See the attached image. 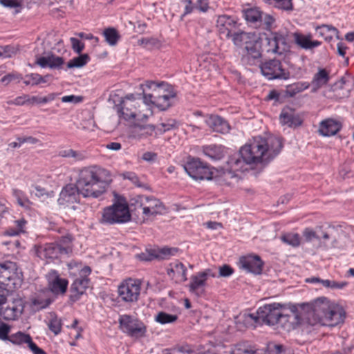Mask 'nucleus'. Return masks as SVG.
<instances>
[{
	"instance_id": "nucleus-1",
	"label": "nucleus",
	"mask_w": 354,
	"mask_h": 354,
	"mask_svg": "<svg viewBox=\"0 0 354 354\" xmlns=\"http://www.w3.org/2000/svg\"><path fill=\"white\" fill-rule=\"evenodd\" d=\"M141 94H129L124 97L113 95L109 102L113 104L115 111H131L139 107L140 101L151 109L166 111L175 102L176 91L171 84L165 82L145 81L140 84Z\"/></svg>"
},
{
	"instance_id": "nucleus-2",
	"label": "nucleus",
	"mask_w": 354,
	"mask_h": 354,
	"mask_svg": "<svg viewBox=\"0 0 354 354\" xmlns=\"http://www.w3.org/2000/svg\"><path fill=\"white\" fill-rule=\"evenodd\" d=\"M283 147L280 137L272 135L254 136L240 149L238 153L229 158L227 173L233 177L234 172L247 170L248 165H266L279 155Z\"/></svg>"
},
{
	"instance_id": "nucleus-3",
	"label": "nucleus",
	"mask_w": 354,
	"mask_h": 354,
	"mask_svg": "<svg viewBox=\"0 0 354 354\" xmlns=\"http://www.w3.org/2000/svg\"><path fill=\"white\" fill-rule=\"evenodd\" d=\"M111 181L109 171L95 165L82 169L76 183L84 198H97L106 192Z\"/></svg>"
},
{
	"instance_id": "nucleus-4",
	"label": "nucleus",
	"mask_w": 354,
	"mask_h": 354,
	"mask_svg": "<svg viewBox=\"0 0 354 354\" xmlns=\"http://www.w3.org/2000/svg\"><path fill=\"white\" fill-rule=\"evenodd\" d=\"M309 315L310 324H319L322 326H335L344 320L343 310L338 306L331 302L328 298L322 297L312 303V312Z\"/></svg>"
},
{
	"instance_id": "nucleus-5",
	"label": "nucleus",
	"mask_w": 354,
	"mask_h": 354,
	"mask_svg": "<svg viewBox=\"0 0 354 354\" xmlns=\"http://www.w3.org/2000/svg\"><path fill=\"white\" fill-rule=\"evenodd\" d=\"M261 24L264 29L270 31V34L266 38L268 48L267 51L272 53L283 55L290 49L289 33L286 30H279L272 32L277 28L276 18L270 14L263 13Z\"/></svg>"
},
{
	"instance_id": "nucleus-6",
	"label": "nucleus",
	"mask_w": 354,
	"mask_h": 354,
	"mask_svg": "<svg viewBox=\"0 0 354 354\" xmlns=\"http://www.w3.org/2000/svg\"><path fill=\"white\" fill-rule=\"evenodd\" d=\"M117 199L103 209L100 223L103 225H115L128 223L131 219L129 205L124 197L115 194Z\"/></svg>"
},
{
	"instance_id": "nucleus-7",
	"label": "nucleus",
	"mask_w": 354,
	"mask_h": 354,
	"mask_svg": "<svg viewBox=\"0 0 354 354\" xmlns=\"http://www.w3.org/2000/svg\"><path fill=\"white\" fill-rule=\"evenodd\" d=\"M119 118H122L129 122L131 128L138 127L140 129L145 130V134H138L137 130H130L129 138L136 140H141L153 136L156 126L147 124L149 115L143 112H118Z\"/></svg>"
},
{
	"instance_id": "nucleus-8",
	"label": "nucleus",
	"mask_w": 354,
	"mask_h": 354,
	"mask_svg": "<svg viewBox=\"0 0 354 354\" xmlns=\"http://www.w3.org/2000/svg\"><path fill=\"white\" fill-rule=\"evenodd\" d=\"M233 42L236 46L244 48L247 54L254 59L259 58L261 55L260 37L256 32L234 33Z\"/></svg>"
},
{
	"instance_id": "nucleus-9",
	"label": "nucleus",
	"mask_w": 354,
	"mask_h": 354,
	"mask_svg": "<svg viewBox=\"0 0 354 354\" xmlns=\"http://www.w3.org/2000/svg\"><path fill=\"white\" fill-rule=\"evenodd\" d=\"M141 281L137 279L127 278L118 286V298L126 304L136 303L141 291Z\"/></svg>"
},
{
	"instance_id": "nucleus-10",
	"label": "nucleus",
	"mask_w": 354,
	"mask_h": 354,
	"mask_svg": "<svg viewBox=\"0 0 354 354\" xmlns=\"http://www.w3.org/2000/svg\"><path fill=\"white\" fill-rule=\"evenodd\" d=\"M24 309V302L19 297L8 296L7 295L0 302V315L5 320H16L22 314Z\"/></svg>"
},
{
	"instance_id": "nucleus-11",
	"label": "nucleus",
	"mask_w": 354,
	"mask_h": 354,
	"mask_svg": "<svg viewBox=\"0 0 354 354\" xmlns=\"http://www.w3.org/2000/svg\"><path fill=\"white\" fill-rule=\"evenodd\" d=\"M184 169L188 175L196 180H211L213 171L211 168L200 158L188 156Z\"/></svg>"
},
{
	"instance_id": "nucleus-12",
	"label": "nucleus",
	"mask_w": 354,
	"mask_h": 354,
	"mask_svg": "<svg viewBox=\"0 0 354 354\" xmlns=\"http://www.w3.org/2000/svg\"><path fill=\"white\" fill-rule=\"evenodd\" d=\"M282 305L279 303L266 304L259 308V313L261 317V322L269 326H274L279 322H289L291 316L281 312Z\"/></svg>"
},
{
	"instance_id": "nucleus-13",
	"label": "nucleus",
	"mask_w": 354,
	"mask_h": 354,
	"mask_svg": "<svg viewBox=\"0 0 354 354\" xmlns=\"http://www.w3.org/2000/svg\"><path fill=\"white\" fill-rule=\"evenodd\" d=\"M118 322L122 331L131 337L140 338L146 335L147 327L145 324L131 315H120Z\"/></svg>"
},
{
	"instance_id": "nucleus-14",
	"label": "nucleus",
	"mask_w": 354,
	"mask_h": 354,
	"mask_svg": "<svg viewBox=\"0 0 354 354\" xmlns=\"http://www.w3.org/2000/svg\"><path fill=\"white\" fill-rule=\"evenodd\" d=\"M79 270V277H77L71 286L70 301L75 303L86 292L89 287L91 280L88 276L91 273V268L85 266Z\"/></svg>"
},
{
	"instance_id": "nucleus-15",
	"label": "nucleus",
	"mask_w": 354,
	"mask_h": 354,
	"mask_svg": "<svg viewBox=\"0 0 354 354\" xmlns=\"http://www.w3.org/2000/svg\"><path fill=\"white\" fill-rule=\"evenodd\" d=\"M261 71L268 80H288L290 77V72L283 68L281 63L277 59L264 62L261 66Z\"/></svg>"
},
{
	"instance_id": "nucleus-16",
	"label": "nucleus",
	"mask_w": 354,
	"mask_h": 354,
	"mask_svg": "<svg viewBox=\"0 0 354 354\" xmlns=\"http://www.w3.org/2000/svg\"><path fill=\"white\" fill-rule=\"evenodd\" d=\"M80 189H79L77 184H68L62 188L57 203L62 206H69L74 203H78L80 201ZM71 208L75 210L77 207L72 205Z\"/></svg>"
},
{
	"instance_id": "nucleus-17",
	"label": "nucleus",
	"mask_w": 354,
	"mask_h": 354,
	"mask_svg": "<svg viewBox=\"0 0 354 354\" xmlns=\"http://www.w3.org/2000/svg\"><path fill=\"white\" fill-rule=\"evenodd\" d=\"M66 247L59 246L56 242L35 245V252L40 259H58L66 254Z\"/></svg>"
},
{
	"instance_id": "nucleus-18",
	"label": "nucleus",
	"mask_w": 354,
	"mask_h": 354,
	"mask_svg": "<svg viewBox=\"0 0 354 354\" xmlns=\"http://www.w3.org/2000/svg\"><path fill=\"white\" fill-rule=\"evenodd\" d=\"M239 268L247 272L260 274L262 272L264 263L257 254H248L241 257L239 261Z\"/></svg>"
},
{
	"instance_id": "nucleus-19",
	"label": "nucleus",
	"mask_w": 354,
	"mask_h": 354,
	"mask_svg": "<svg viewBox=\"0 0 354 354\" xmlns=\"http://www.w3.org/2000/svg\"><path fill=\"white\" fill-rule=\"evenodd\" d=\"M137 203H140L142 214L147 216L160 214L164 209L158 199L151 196H140Z\"/></svg>"
},
{
	"instance_id": "nucleus-20",
	"label": "nucleus",
	"mask_w": 354,
	"mask_h": 354,
	"mask_svg": "<svg viewBox=\"0 0 354 354\" xmlns=\"http://www.w3.org/2000/svg\"><path fill=\"white\" fill-rule=\"evenodd\" d=\"M236 24L237 21L234 17L222 15L218 16L216 27L221 36L233 38L232 31L236 28Z\"/></svg>"
},
{
	"instance_id": "nucleus-21",
	"label": "nucleus",
	"mask_w": 354,
	"mask_h": 354,
	"mask_svg": "<svg viewBox=\"0 0 354 354\" xmlns=\"http://www.w3.org/2000/svg\"><path fill=\"white\" fill-rule=\"evenodd\" d=\"M48 287L50 291L56 295L64 294L68 288L67 279L61 278L55 270H50L48 275Z\"/></svg>"
},
{
	"instance_id": "nucleus-22",
	"label": "nucleus",
	"mask_w": 354,
	"mask_h": 354,
	"mask_svg": "<svg viewBox=\"0 0 354 354\" xmlns=\"http://www.w3.org/2000/svg\"><path fill=\"white\" fill-rule=\"evenodd\" d=\"M167 274L175 281L176 283H183L187 280V268L179 261L171 262L167 269Z\"/></svg>"
},
{
	"instance_id": "nucleus-23",
	"label": "nucleus",
	"mask_w": 354,
	"mask_h": 354,
	"mask_svg": "<svg viewBox=\"0 0 354 354\" xmlns=\"http://www.w3.org/2000/svg\"><path fill=\"white\" fill-rule=\"evenodd\" d=\"M342 124L339 120L327 118L320 122L319 132L323 136H332L337 134L342 129Z\"/></svg>"
},
{
	"instance_id": "nucleus-24",
	"label": "nucleus",
	"mask_w": 354,
	"mask_h": 354,
	"mask_svg": "<svg viewBox=\"0 0 354 354\" xmlns=\"http://www.w3.org/2000/svg\"><path fill=\"white\" fill-rule=\"evenodd\" d=\"M205 123L214 131L225 133L230 131L227 121L216 114H209L206 117Z\"/></svg>"
},
{
	"instance_id": "nucleus-25",
	"label": "nucleus",
	"mask_w": 354,
	"mask_h": 354,
	"mask_svg": "<svg viewBox=\"0 0 354 354\" xmlns=\"http://www.w3.org/2000/svg\"><path fill=\"white\" fill-rule=\"evenodd\" d=\"M17 265L12 261H6L2 263V274L1 275L0 285L6 287L11 288V285H14L12 282L15 276V270Z\"/></svg>"
},
{
	"instance_id": "nucleus-26",
	"label": "nucleus",
	"mask_w": 354,
	"mask_h": 354,
	"mask_svg": "<svg viewBox=\"0 0 354 354\" xmlns=\"http://www.w3.org/2000/svg\"><path fill=\"white\" fill-rule=\"evenodd\" d=\"M35 63L41 68H59L64 63L61 57L49 54L46 56L37 57Z\"/></svg>"
},
{
	"instance_id": "nucleus-27",
	"label": "nucleus",
	"mask_w": 354,
	"mask_h": 354,
	"mask_svg": "<svg viewBox=\"0 0 354 354\" xmlns=\"http://www.w3.org/2000/svg\"><path fill=\"white\" fill-rule=\"evenodd\" d=\"M295 42L301 48L309 50L317 47L321 45L319 41H312L311 35H304L298 32L293 34Z\"/></svg>"
},
{
	"instance_id": "nucleus-28",
	"label": "nucleus",
	"mask_w": 354,
	"mask_h": 354,
	"mask_svg": "<svg viewBox=\"0 0 354 354\" xmlns=\"http://www.w3.org/2000/svg\"><path fill=\"white\" fill-rule=\"evenodd\" d=\"M206 286V281L198 272L191 277V282L189 284V292L197 295H202L204 292V288Z\"/></svg>"
},
{
	"instance_id": "nucleus-29",
	"label": "nucleus",
	"mask_w": 354,
	"mask_h": 354,
	"mask_svg": "<svg viewBox=\"0 0 354 354\" xmlns=\"http://www.w3.org/2000/svg\"><path fill=\"white\" fill-rule=\"evenodd\" d=\"M203 154L213 160L221 159L224 156V147L221 145L212 144L202 147Z\"/></svg>"
},
{
	"instance_id": "nucleus-30",
	"label": "nucleus",
	"mask_w": 354,
	"mask_h": 354,
	"mask_svg": "<svg viewBox=\"0 0 354 354\" xmlns=\"http://www.w3.org/2000/svg\"><path fill=\"white\" fill-rule=\"evenodd\" d=\"M279 121L282 125H287L289 127H298L301 124L302 119L293 112H281L279 115Z\"/></svg>"
},
{
	"instance_id": "nucleus-31",
	"label": "nucleus",
	"mask_w": 354,
	"mask_h": 354,
	"mask_svg": "<svg viewBox=\"0 0 354 354\" xmlns=\"http://www.w3.org/2000/svg\"><path fill=\"white\" fill-rule=\"evenodd\" d=\"M306 282L310 283H319L324 287L331 289H342L347 285V283L344 281L337 282L335 281L328 279H322L319 277H317L307 278L306 279Z\"/></svg>"
},
{
	"instance_id": "nucleus-32",
	"label": "nucleus",
	"mask_w": 354,
	"mask_h": 354,
	"mask_svg": "<svg viewBox=\"0 0 354 354\" xmlns=\"http://www.w3.org/2000/svg\"><path fill=\"white\" fill-rule=\"evenodd\" d=\"M328 73L326 72V71L324 69L319 70V72L317 73L313 77L311 83L313 86L312 91L313 92L317 91L319 88L326 84L328 82Z\"/></svg>"
},
{
	"instance_id": "nucleus-33",
	"label": "nucleus",
	"mask_w": 354,
	"mask_h": 354,
	"mask_svg": "<svg viewBox=\"0 0 354 354\" xmlns=\"http://www.w3.org/2000/svg\"><path fill=\"white\" fill-rule=\"evenodd\" d=\"M243 15L248 23L257 26L260 24L262 19L263 12L258 8H252L245 10Z\"/></svg>"
},
{
	"instance_id": "nucleus-34",
	"label": "nucleus",
	"mask_w": 354,
	"mask_h": 354,
	"mask_svg": "<svg viewBox=\"0 0 354 354\" xmlns=\"http://www.w3.org/2000/svg\"><path fill=\"white\" fill-rule=\"evenodd\" d=\"M310 83L307 82H298L288 85L286 87V93L290 97H293L297 94L308 89L310 87Z\"/></svg>"
},
{
	"instance_id": "nucleus-35",
	"label": "nucleus",
	"mask_w": 354,
	"mask_h": 354,
	"mask_svg": "<svg viewBox=\"0 0 354 354\" xmlns=\"http://www.w3.org/2000/svg\"><path fill=\"white\" fill-rule=\"evenodd\" d=\"M342 87L339 91H337V95L341 98L347 97L349 95L351 90L354 86V77L346 76L342 79Z\"/></svg>"
},
{
	"instance_id": "nucleus-36",
	"label": "nucleus",
	"mask_w": 354,
	"mask_h": 354,
	"mask_svg": "<svg viewBox=\"0 0 354 354\" xmlns=\"http://www.w3.org/2000/svg\"><path fill=\"white\" fill-rule=\"evenodd\" d=\"M102 35L105 38L106 42L111 46H115L121 37L118 31L115 28L111 27L105 28Z\"/></svg>"
},
{
	"instance_id": "nucleus-37",
	"label": "nucleus",
	"mask_w": 354,
	"mask_h": 354,
	"mask_svg": "<svg viewBox=\"0 0 354 354\" xmlns=\"http://www.w3.org/2000/svg\"><path fill=\"white\" fill-rule=\"evenodd\" d=\"M59 156L64 158H71L75 162L82 161L87 156L84 151H75L72 149H65L59 152Z\"/></svg>"
},
{
	"instance_id": "nucleus-38",
	"label": "nucleus",
	"mask_w": 354,
	"mask_h": 354,
	"mask_svg": "<svg viewBox=\"0 0 354 354\" xmlns=\"http://www.w3.org/2000/svg\"><path fill=\"white\" fill-rule=\"evenodd\" d=\"M12 193L19 205L26 209L30 208L32 202L27 198L23 191L18 189H12Z\"/></svg>"
},
{
	"instance_id": "nucleus-39",
	"label": "nucleus",
	"mask_w": 354,
	"mask_h": 354,
	"mask_svg": "<svg viewBox=\"0 0 354 354\" xmlns=\"http://www.w3.org/2000/svg\"><path fill=\"white\" fill-rule=\"evenodd\" d=\"M281 240L284 243L292 247H298L301 243V237L297 233H286L281 235Z\"/></svg>"
},
{
	"instance_id": "nucleus-40",
	"label": "nucleus",
	"mask_w": 354,
	"mask_h": 354,
	"mask_svg": "<svg viewBox=\"0 0 354 354\" xmlns=\"http://www.w3.org/2000/svg\"><path fill=\"white\" fill-rule=\"evenodd\" d=\"M32 337L30 335L26 334L22 332H17V333L12 334L9 337V341L14 344H28Z\"/></svg>"
},
{
	"instance_id": "nucleus-41",
	"label": "nucleus",
	"mask_w": 354,
	"mask_h": 354,
	"mask_svg": "<svg viewBox=\"0 0 354 354\" xmlns=\"http://www.w3.org/2000/svg\"><path fill=\"white\" fill-rule=\"evenodd\" d=\"M177 319V315L169 314L163 311L158 313L154 318L155 321L160 324L174 323Z\"/></svg>"
},
{
	"instance_id": "nucleus-42",
	"label": "nucleus",
	"mask_w": 354,
	"mask_h": 354,
	"mask_svg": "<svg viewBox=\"0 0 354 354\" xmlns=\"http://www.w3.org/2000/svg\"><path fill=\"white\" fill-rule=\"evenodd\" d=\"M179 122L174 119H169L167 120L165 122H162L158 127H156L157 131H155V134L156 136L158 132L160 134H162L165 132L169 131L173 129H176L178 127Z\"/></svg>"
},
{
	"instance_id": "nucleus-43",
	"label": "nucleus",
	"mask_w": 354,
	"mask_h": 354,
	"mask_svg": "<svg viewBox=\"0 0 354 354\" xmlns=\"http://www.w3.org/2000/svg\"><path fill=\"white\" fill-rule=\"evenodd\" d=\"M46 98H39L37 97H30L28 95H23L17 97L15 100V104L17 105H24L25 104H39L41 102H46Z\"/></svg>"
},
{
	"instance_id": "nucleus-44",
	"label": "nucleus",
	"mask_w": 354,
	"mask_h": 354,
	"mask_svg": "<svg viewBox=\"0 0 354 354\" xmlns=\"http://www.w3.org/2000/svg\"><path fill=\"white\" fill-rule=\"evenodd\" d=\"M89 60V57L87 54L81 55L77 57H74L71 60H70L67 64V67L69 68H79L82 67Z\"/></svg>"
},
{
	"instance_id": "nucleus-45",
	"label": "nucleus",
	"mask_w": 354,
	"mask_h": 354,
	"mask_svg": "<svg viewBox=\"0 0 354 354\" xmlns=\"http://www.w3.org/2000/svg\"><path fill=\"white\" fill-rule=\"evenodd\" d=\"M178 251L176 248H162L156 250V256L158 259H167L171 256L175 255Z\"/></svg>"
},
{
	"instance_id": "nucleus-46",
	"label": "nucleus",
	"mask_w": 354,
	"mask_h": 354,
	"mask_svg": "<svg viewBox=\"0 0 354 354\" xmlns=\"http://www.w3.org/2000/svg\"><path fill=\"white\" fill-rule=\"evenodd\" d=\"M325 29H328V31L332 33L330 36H326V39H330L333 37V35H337L339 33V30L334 26L331 25L323 24L319 27H317V30L319 31V34L322 36H324V32L322 30H325Z\"/></svg>"
},
{
	"instance_id": "nucleus-47",
	"label": "nucleus",
	"mask_w": 354,
	"mask_h": 354,
	"mask_svg": "<svg viewBox=\"0 0 354 354\" xmlns=\"http://www.w3.org/2000/svg\"><path fill=\"white\" fill-rule=\"evenodd\" d=\"M292 0H275L274 8L283 10L291 11L293 10Z\"/></svg>"
},
{
	"instance_id": "nucleus-48",
	"label": "nucleus",
	"mask_w": 354,
	"mask_h": 354,
	"mask_svg": "<svg viewBox=\"0 0 354 354\" xmlns=\"http://www.w3.org/2000/svg\"><path fill=\"white\" fill-rule=\"evenodd\" d=\"M73 236L71 234H66L61 237V239L57 243L59 246L66 247V254L71 252V243L73 241Z\"/></svg>"
},
{
	"instance_id": "nucleus-49",
	"label": "nucleus",
	"mask_w": 354,
	"mask_h": 354,
	"mask_svg": "<svg viewBox=\"0 0 354 354\" xmlns=\"http://www.w3.org/2000/svg\"><path fill=\"white\" fill-rule=\"evenodd\" d=\"M49 329L55 335H58L62 330L61 321L57 317L51 319L48 323Z\"/></svg>"
},
{
	"instance_id": "nucleus-50",
	"label": "nucleus",
	"mask_w": 354,
	"mask_h": 354,
	"mask_svg": "<svg viewBox=\"0 0 354 354\" xmlns=\"http://www.w3.org/2000/svg\"><path fill=\"white\" fill-rule=\"evenodd\" d=\"M138 258L142 261H151L153 259H157L156 250H146L145 252H142L138 254Z\"/></svg>"
},
{
	"instance_id": "nucleus-51",
	"label": "nucleus",
	"mask_w": 354,
	"mask_h": 354,
	"mask_svg": "<svg viewBox=\"0 0 354 354\" xmlns=\"http://www.w3.org/2000/svg\"><path fill=\"white\" fill-rule=\"evenodd\" d=\"M303 236L307 242H310L313 239L319 240L321 239L317 232L310 227H306L304 230Z\"/></svg>"
},
{
	"instance_id": "nucleus-52",
	"label": "nucleus",
	"mask_w": 354,
	"mask_h": 354,
	"mask_svg": "<svg viewBox=\"0 0 354 354\" xmlns=\"http://www.w3.org/2000/svg\"><path fill=\"white\" fill-rule=\"evenodd\" d=\"M24 83L26 85L36 86L39 85V74L38 73H30L25 76Z\"/></svg>"
},
{
	"instance_id": "nucleus-53",
	"label": "nucleus",
	"mask_w": 354,
	"mask_h": 354,
	"mask_svg": "<svg viewBox=\"0 0 354 354\" xmlns=\"http://www.w3.org/2000/svg\"><path fill=\"white\" fill-rule=\"evenodd\" d=\"M22 79V77L21 75L15 73H9L5 76H3L0 82L5 84L8 85L10 82H11L13 80H17L19 82Z\"/></svg>"
},
{
	"instance_id": "nucleus-54",
	"label": "nucleus",
	"mask_w": 354,
	"mask_h": 354,
	"mask_svg": "<svg viewBox=\"0 0 354 354\" xmlns=\"http://www.w3.org/2000/svg\"><path fill=\"white\" fill-rule=\"evenodd\" d=\"M195 8L201 12H207L209 9V1L196 0L195 3Z\"/></svg>"
},
{
	"instance_id": "nucleus-55",
	"label": "nucleus",
	"mask_w": 354,
	"mask_h": 354,
	"mask_svg": "<svg viewBox=\"0 0 354 354\" xmlns=\"http://www.w3.org/2000/svg\"><path fill=\"white\" fill-rule=\"evenodd\" d=\"M73 50L80 54L84 48V44L77 38L71 37L70 39Z\"/></svg>"
},
{
	"instance_id": "nucleus-56",
	"label": "nucleus",
	"mask_w": 354,
	"mask_h": 354,
	"mask_svg": "<svg viewBox=\"0 0 354 354\" xmlns=\"http://www.w3.org/2000/svg\"><path fill=\"white\" fill-rule=\"evenodd\" d=\"M182 2L185 5V8L181 18L189 14H191L196 9L195 4L193 3L192 0H183Z\"/></svg>"
},
{
	"instance_id": "nucleus-57",
	"label": "nucleus",
	"mask_w": 354,
	"mask_h": 354,
	"mask_svg": "<svg viewBox=\"0 0 354 354\" xmlns=\"http://www.w3.org/2000/svg\"><path fill=\"white\" fill-rule=\"evenodd\" d=\"M10 331V326L7 324L2 323L0 325V339L8 340L10 336L8 334Z\"/></svg>"
},
{
	"instance_id": "nucleus-58",
	"label": "nucleus",
	"mask_w": 354,
	"mask_h": 354,
	"mask_svg": "<svg viewBox=\"0 0 354 354\" xmlns=\"http://www.w3.org/2000/svg\"><path fill=\"white\" fill-rule=\"evenodd\" d=\"M245 321L246 322H252L254 323H261V317L259 313V309L256 312V313H248L245 315Z\"/></svg>"
},
{
	"instance_id": "nucleus-59",
	"label": "nucleus",
	"mask_w": 354,
	"mask_h": 354,
	"mask_svg": "<svg viewBox=\"0 0 354 354\" xmlns=\"http://www.w3.org/2000/svg\"><path fill=\"white\" fill-rule=\"evenodd\" d=\"M234 272V270L228 265H223L219 267V274L218 277H228L232 275Z\"/></svg>"
},
{
	"instance_id": "nucleus-60",
	"label": "nucleus",
	"mask_w": 354,
	"mask_h": 354,
	"mask_svg": "<svg viewBox=\"0 0 354 354\" xmlns=\"http://www.w3.org/2000/svg\"><path fill=\"white\" fill-rule=\"evenodd\" d=\"M269 354H286V349L282 345L273 344L268 347Z\"/></svg>"
},
{
	"instance_id": "nucleus-61",
	"label": "nucleus",
	"mask_w": 354,
	"mask_h": 354,
	"mask_svg": "<svg viewBox=\"0 0 354 354\" xmlns=\"http://www.w3.org/2000/svg\"><path fill=\"white\" fill-rule=\"evenodd\" d=\"M14 53V48L10 46H0V57H10Z\"/></svg>"
},
{
	"instance_id": "nucleus-62",
	"label": "nucleus",
	"mask_w": 354,
	"mask_h": 354,
	"mask_svg": "<svg viewBox=\"0 0 354 354\" xmlns=\"http://www.w3.org/2000/svg\"><path fill=\"white\" fill-rule=\"evenodd\" d=\"M83 97L81 96H76L74 95L64 96L62 98L63 102H70L73 104L80 103L82 101Z\"/></svg>"
},
{
	"instance_id": "nucleus-63",
	"label": "nucleus",
	"mask_w": 354,
	"mask_h": 354,
	"mask_svg": "<svg viewBox=\"0 0 354 354\" xmlns=\"http://www.w3.org/2000/svg\"><path fill=\"white\" fill-rule=\"evenodd\" d=\"M158 154L155 152L147 151L142 154V159L148 162H154L156 161Z\"/></svg>"
},
{
	"instance_id": "nucleus-64",
	"label": "nucleus",
	"mask_w": 354,
	"mask_h": 354,
	"mask_svg": "<svg viewBox=\"0 0 354 354\" xmlns=\"http://www.w3.org/2000/svg\"><path fill=\"white\" fill-rule=\"evenodd\" d=\"M28 346L34 354H46V351L39 348L32 339Z\"/></svg>"
}]
</instances>
